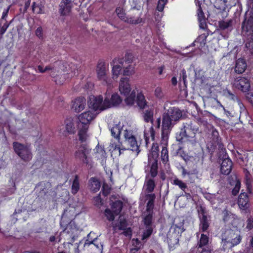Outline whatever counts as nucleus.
Wrapping results in <instances>:
<instances>
[{
  "instance_id": "obj_1",
  "label": "nucleus",
  "mask_w": 253,
  "mask_h": 253,
  "mask_svg": "<svg viewBox=\"0 0 253 253\" xmlns=\"http://www.w3.org/2000/svg\"><path fill=\"white\" fill-rule=\"evenodd\" d=\"M181 117V111L176 107L170 108L163 114L162 125V137L163 139H168L172 128Z\"/></svg>"
},
{
  "instance_id": "obj_2",
  "label": "nucleus",
  "mask_w": 253,
  "mask_h": 253,
  "mask_svg": "<svg viewBox=\"0 0 253 253\" xmlns=\"http://www.w3.org/2000/svg\"><path fill=\"white\" fill-rule=\"evenodd\" d=\"M98 112H92L90 111H88L81 114L79 116V122L78 123V135L79 139L82 142L85 141L87 137V131L88 128V126L92 120H93Z\"/></svg>"
},
{
  "instance_id": "obj_3",
  "label": "nucleus",
  "mask_w": 253,
  "mask_h": 253,
  "mask_svg": "<svg viewBox=\"0 0 253 253\" xmlns=\"http://www.w3.org/2000/svg\"><path fill=\"white\" fill-rule=\"evenodd\" d=\"M241 34L248 41L246 46L248 44L250 46L253 41V12H246L241 24Z\"/></svg>"
},
{
  "instance_id": "obj_4",
  "label": "nucleus",
  "mask_w": 253,
  "mask_h": 253,
  "mask_svg": "<svg viewBox=\"0 0 253 253\" xmlns=\"http://www.w3.org/2000/svg\"><path fill=\"white\" fill-rule=\"evenodd\" d=\"M222 241L224 250L231 249L241 242L240 232L237 229H227L222 235Z\"/></svg>"
},
{
  "instance_id": "obj_5",
  "label": "nucleus",
  "mask_w": 253,
  "mask_h": 253,
  "mask_svg": "<svg viewBox=\"0 0 253 253\" xmlns=\"http://www.w3.org/2000/svg\"><path fill=\"white\" fill-rule=\"evenodd\" d=\"M199 128L193 125L191 121L187 120L183 123L181 131L179 134L177 135V140L179 141H182L184 138H194Z\"/></svg>"
},
{
  "instance_id": "obj_6",
  "label": "nucleus",
  "mask_w": 253,
  "mask_h": 253,
  "mask_svg": "<svg viewBox=\"0 0 253 253\" xmlns=\"http://www.w3.org/2000/svg\"><path fill=\"white\" fill-rule=\"evenodd\" d=\"M38 197L44 199H49L55 196V193L52 188L51 183L42 181L39 183L35 187Z\"/></svg>"
},
{
  "instance_id": "obj_7",
  "label": "nucleus",
  "mask_w": 253,
  "mask_h": 253,
  "mask_svg": "<svg viewBox=\"0 0 253 253\" xmlns=\"http://www.w3.org/2000/svg\"><path fill=\"white\" fill-rule=\"evenodd\" d=\"M12 145L14 152L22 160L29 162L32 159V154L27 146L17 142H14Z\"/></svg>"
},
{
  "instance_id": "obj_8",
  "label": "nucleus",
  "mask_w": 253,
  "mask_h": 253,
  "mask_svg": "<svg viewBox=\"0 0 253 253\" xmlns=\"http://www.w3.org/2000/svg\"><path fill=\"white\" fill-rule=\"evenodd\" d=\"M89 108L93 110L94 112H100L101 111L107 109V107L104 105V100L103 101L102 95H91L88 100Z\"/></svg>"
},
{
  "instance_id": "obj_9",
  "label": "nucleus",
  "mask_w": 253,
  "mask_h": 253,
  "mask_svg": "<svg viewBox=\"0 0 253 253\" xmlns=\"http://www.w3.org/2000/svg\"><path fill=\"white\" fill-rule=\"evenodd\" d=\"M91 149L86 145H81L76 151L75 157L76 159L82 161L84 163L88 165L90 162V154Z\"/></svg>"
},
{
  "instance_id": "obj_10",
  "label": "nucleus",
  "mask_w": 253,
  "mask_h": 253,
  "mask_svg": "<svg viewBox=\"0 0 253 253\" xmlns=\"http://www.w3.org/2000/svg\"><path fill=\"white\" fill-rule=\"evenodd\" d=\"M63 233L66 234L67 238L68 239H70V241L68 243L72 244L76 240L78 233V229L75 222L72 220L70 221L64 230Z\"/></svg>"
},
{
  "instance_id": "obj_11",
  "label": "nucleus",
  "mask_w": 253,
  "mask_h": 253,
  "mask_svg": "<svg viewBox=\"0 0 253 253\" xmlns=\"http://www.w3.org/2000/svg\"><path fill=\"white\" fill-rule=\"evenodd\" d=\"M124 136L125 138V142L129 145V147L127 149H130L132 151H138L137 153H138L139 152L138 151V146L132 131L128 129L125 130Z\"/></svg>"
},
{
  "instance_id": "obj_12",
  "label": "nucleus",
  "mask_w": 253,
  "mask_h": 253,
  "mask_svg": "<svg viewBox=\"0 0 253 253\" xmlns=\"http://www.w3.org/2000/svg\"><path fill=\"white\" fill-rule=\"evenodd\" d=\"M233 85L243 92L248 91L251 87L249 79L245 77L236 78L233 82Z\"/></svg>"
},
{
  "instance_id": "obj_13",
  "label": "nucleus",
  "mask_w": 253,
  "mask_h": 253,
  "mask_svg": "<svg viewBox=\"0 0 253 253\" xmlns=\"http://www.w3.org/2000/svg\"><path fill=\"white\" fill-rule=\"evenodd\" d=\"M96 71L97 78L99 80L103 81L106 84L110 85L111 84L109 81H108L107 76V70L104 62H100L98 63Z\"/></svg>"
},
{
  "instance_id": "obj_14",
  "label": "nucleus",
  "mask_w": 253,
  "mask_h": 253,
  "mask_svg": "<svg viewBox=\"0 0 253 253\" xmlns=\"http://www.w3.org/2000/svg\"><path fill=\"white\" fill-rule=\"evenodd\" d=\"M198 212L200 218V226L202 231L205 232L208 230L209 227L210 219L209 218L210 217H208L206 214L205 209L202 207H201L198 210Z\"/></svg>"
},
{
  "instance_id": "obj_15",
  "label": "nucleus",
  "mask_w": 253,
  "mask_h": 253,
  "mask_svg": "<svg viewBox=\"0 0 253 253\" xmlns=\"http://www.w3.org/2000/svg\"><path fill=\"white\" fill-rule=\"evenodd\" d=\"M122 101L120 96L117 93L113 94L111 99H109L107 96V93H105V98L104 99V105L109 108L114 106H117Z\"/></svg>"
},
{
  "instance_id": "obj_16",
  "label": "nucleus",
  "mask_w": 253,
  "mask_h": 253,
  "mask_svg": "<svg viewBox=\"0 0 253 253\" xmlns=\"http://www.w3.org/2000/svg\"><path fill=\"white\" fill-rule=\"evenodd\" d=\"M141 14L142 13L141 12H133L131 15L127 16L126 23L132 25H137L144 23V20L141 17Z\"/></svg>"
},
{
  "instance_id": "obj_17",
  "label": "nucleus",
  "mask_w": 253,
  "mask_h": 253,
  "mask_svg": "<svg viewBox=\"0 0 253 253\" xmlns=\"http://www.w3.org/2000/svg\"><path fill=\"white\" fill-rule=\"evenodd\" d=\"M73 6L71 0H63L59 5V12L61 15L66 16L69 14Z\"/></svg>"
},
{
  "instance_id": "obj_18",
  "label": "nucleus",
  "mask_w": 253,
  "mask_h": 253,
  "mask_svg": "<svg viewBox=\"0 0 253 253\" xmlns=\"http://www.w3.org/2000/svg\"><path fill=\"white\" fill-rule=\"evenodd\" d=\"M128 82L129 79L127 77L122 78L120 80L119 91L122 94H124L125 96L128 95L131 90Z\"/></svg>"
},
{
  "instance_id": "obj_19",
  "label": "nucleus",
  "mask_w": 253,
  "mask_h": 253,
  "mask_svg": "<svg viewBox=\"0 0 253 253\" xmlns=\"http://www.w3.org/2000/svg\"><path fill=\"white\" fill-rule=\"evenodd\" d=\"M225 155V158H222V161L221 164L220 171L221 172L225 175L229 174L232 169V162L229 158H226ZM224 158V157H223Z\"/></svg>"
},
{
  "instance_id": "obj_20",
  "label": "nucleus",
  "mask_w": 253,
  "mask_h": 253,
  "mask_svg": "<svg viewBox=\"0 0 253 253\" xmlns=\"http://www.w3.org/2000/svg\"><path fill=\"white\" fill-rule=\"evenodd\" d=\"M247 67L246 60L243 58H239L236 61L234 70L236 73L241 74L244 73Z\"/></svg>"
},
{
  "instance_id": "obj_21",
  "label": "nucleus",
  "mask_w": 253,
  "mask_h": 253,
  "mask_svg": "<svg viewBox=\"0 0 253 253\" xmlns=\"http://www.w3.org/2000/svg\"><path fill=\"white\" fill-rule=\"evenodd\" d=\"M86 105V100L83 97L76 98L73 104V108L76 112H80L83 110Z\"/></svg>"
},
{
  "instance_id": "obj_22",
  "label": "nucleus",
  "mask_w": 253,
  "mask_h": 253,
  "mask_svg": "<svg viewBox=\"0 0 253 253\" xmlns=\"http://www.w3.org/2000/svg\"><path fill=\"white\" fill-rule=\"evenodd\" d=\"M156 197L154 193H148L145 195V199L147 201L146 205V211L147 212L153 211Z\"/></svg>"
},
{
  "instance_id": "obj_23",
  "label": "nucleus",
  "mask_w": 253,
  "mask_h": 253,
  "mask_svg": "<svg viewBox=\"0 0 253 253\" xmlns=\"http://www.w3.org/2000/svg\"><path fill=\"white\" fill-rule=\"evenodd\" d=\"M69 183L71 185V192L72 194L75 195L78 193L80 188L79 176L78 175H76L73 179H70Z\"/></svg>"
},
{
  "instance_id": "obj_24",
  "label": "nucleus",
  "mask_w": 253,
  "mask_h": 253,
  "mask_svg": "<svg viewBox=\"0 0 253 253\" xmlns=\"http://www.w3.org/2000/svg\"><path fill=\"white\" fill-rule=\"evenodd\" d=\"M238 205L240 208L247 209L249 207V198L247 193H241L238 198Z\"/></svg>"
},
{
  "instance_id": "obj_25",
  "label": "nucleus",
  "mask_w": 253,
  "mask_h": 253,
  "mask_svg": "<svg viewBox=\"0 0 253 253\" xmlns=\"http://www.w3.org/2000/svg\"><path fill=\"white\" fill-rule=\"evenodd\" d=\"M197 16L199 22L200 28L202 29H205L207 26L206 22V18L200 5H199V8L197 10Z\"/></svg>"
},
{
  "instance_id": "obj_26",
  "label": "nucleus",
  "mask_w": 253,
  "mask_h": 253,
  "mask_svg": "<svg viewBox=\"0 0 253 253\" xmlns=\"http://www.w3.org/2000/svg\"><path fill=\"white\" fill-rule=\"evenodd\" d=\"M122 128L123 126L120 123H119L118 124L115 125L110 129L112 136L119 141L120 139V134Z\"/></svg>"
},
{
  "instance_id": "obj_27",
  "label": "nucleus",
  "mask_w": 253,
  "mask_h": 253,
  "mask_svg": "<svg viewBox=\"0 0 253 253\" xmlns=\"http://www.w3.org/2000/svg\"><path fill=\"white\" fill-rule=\"evenodd\" d=\"M120 65H115L113 66L112 70L113 78L117 79L122 71V67H125L123 59L118 60Z\"/></svg>"
},
{
  "instance_id": "obj_28",
  "label": "nucleus",
  "mask_w": 253,
  "mask_h": 253,
  "mask_svg": "<svg viewBox=\"0 0 253 253\" xmlns=\"http://www.w3.org/2000/svg\"><path fill=\"white\" fill-rule=\"evenodd\" d=\"M179 236L175 234H172L168 232L167 234V242L169 244V247L173 248L175 245H177L179 242Z\"/></svg>"
},
{
  "instance_id": "obj_29",
  "label": "nucleus",
  "mask_w": 253,
  "mask_h": 253,
  "mask_svg": "<svg viewBox=\"0 0 253 253\" xmlns=\"http://www.w3.org/2000/svg\"><path fill=\"white\" fill-rule=\"evenodd\" d=\"M209 237L204 234H202L197 245L198 249L199 250V249H201L204 248L210 247L209 245Z\"/></svg>"
},
{
  "instance_id": "obj_30",
  "label": "nucleus",
  "mask_w": 253,
  "mask_h": 253,
  "mask_svg": "<svg viewBox=\"0 0 253 253\" xmlns=\"http://www.w3.org/2000/svg\"><path fill=\"white\" fill-rule=\"evenodd\" d=\"M156 186L154 180L153 179H146L145 181L144 188L148 193L152 192Z\"/></svg>"
},
{
  "instance_id": "obj_31",
  "label": "nucleus",
  "mask_w": 253,
  "mask_h": 253,
  "mask_svg": "<svg viewBox=\"0 0 253 253\" xmlns=\"http://www.w3.org/2000/svg\"><path fill=\"white\" fill-rule=\"evenodd\" d=\"M233 20L229 19L227 20H222L219 22V27L222 30H231L233 28Z\"/></svg>"
},
{
  "instance_id": "obj_32",
  "label": "nucleus",
  "mask_w": 253,
  "mask_h": 253,
  "mask_svg": "<svg viewBox=\"0 0 253 253\" xmlns=\"http://www.w3.org/2000/svg\"><path fill=\"white\" fill-rule=\"evenodd\" d=\"M209 129L211 131V135L213 144L214 145H215L216 144H220V141L219 138L218 132L211 125H210Z\"/></svg>"
},
{
  "instance_id": "obj_33",
  "label": "nucleus",
  "mask_w": 253,
  "mask_h": 253,
  "mask_svg": "<svg viewBox=\"0 0 253 253\" xmlns=\"http://www.w3.org/2000/svg\"><path fill=\"white\" fill-rule=\"evenodd\" d=\"M100 182L95 178H91L89 180V189L91 191L95 192L98 191L100 188Z\"/></svg>"
},
{
  "instance_id": "obj_34",
  "label": "nucleus",
  "mask_w": 253,
  "mask_h": 253,
  "mask_svg": "<svg viewBox=\"0 0 253 253\" xmlns=\"http://www.w3.org/2000/svg\"><path fill=\"white\" fill-rule=\"evenodd\" d=\"M153 110L152 109L148 108L144 112L143 119L146 122H150L152 125H153Z\"/></svg>"
},
{
  "instance_id": "obj_35",
  "label": "nucleus",
  "mask_w": 253,
  "mask_h": 253,
  "mask_svg": "<svg viewBox=\"0 0 253 253\" xmlns=\"http://www.w3.org/2000/svg\"><path fill=\"white\" fill-rule=\"evenodd\" d=\"M65 124L66 130L67 132L69 133H74L75 132V127L72 118L67 119Z\"/></svg>"
},
{
  "instance_id": "obj_36",
  "label": "nucleus",
  "mask_w": 253,
  "mask_h": 253,
  "mask_svg": "<svg viewBox=\"0 0 253 253\" xmlns=\"http://www.w3.org/2000/svg\"><path fill=\"white\" fill-rule=\"evenodd\" d=\"M207 36L205 34H202L199 36L195 41L191 44V46H193L196 45V43H199L200 45L199 48H202L206 43Z\"/></svg>"
},
{
  "instance_id": "obj_37",
  "label": "nucleus",
  "mask_w": 253,
  "mask_h": 253,
  "mask_svg": "<svg viewBox=\"0 0 253 253\" xmlns=\"http://www.w3.org/2000/svg\"><path fill=\"white\" fill-rule=\"evenodd\" d=\"M123 202L120 200L116 201L111 204V209L116 214H119L123 208Z\"/></svg>"
},
{
  "instance_id": "obj_38",
  "label": "nucleus",
  "mask_w": 253,
  "mask_h": 253,
  "mask_svg": "<svg viewBox=\"0 0 253 253\" xmlns=\"http://www.w3.org/2000/svg\"><path fill=\"white\" fill-rule=\"evenodd\" d=\"M172 225L181 234L184 231L183 227V220L181 221L179 218L175 219Z\"/></svg>"
},
{
  "instance_id": "obj_39",
  "label": "nucleus",
  "mask_w": 253,
  "mask_h": 253,
  "mask_svg": "<svg viewBox=\"0 0 253 253\" xmlns=\"http://www.w3.org/2000/svg\"><path fill=\"white\" fill-rule=\"evenodd\" d=\"M136 102L138 106L141 109L145 108L147 105L146 101L144 96L141 93H138L137 95Z\"/></svg>"
},
{
  "instance_id": "obj_40",
  "label": "nucleus",
  "mask_w": 253,
  "mask_h": 253,
  "mask_svg": "<svg viewBox=\"0 0 253 253\" xmlns=\"http://www.w3.org/2000/svg\"><path fill=\"white\" fill-rule=\"evenodd\" d=\"M104 214L107 219L110 221H113L115 219V216L119 214H116L114 211H113L109 209H106L104 211Z\"/></svg>"
},
{
  "instance_id": "obj_41",
  "label": "nucleus",
  "mask_w": 253,
  "mask_h": 253,
  "mask_svg": "<svg viewBox=\"0 0 253 253\" xmlns=\"http://www.w3.org/2000/svg\"><path fill=\"white\" fill-rule=\"evenodd\" d=\"M115 12L118 16V17L121 20L126 22L127 16H126V13L125 10L120 7H117Z\"/></svg>"
},
{
  "instance_id": "obj_42",
  "label": "nucleus",
  "mask_w": 253,
  "mask_h": 253,
  "mask_svg": "<svg viewBox=\"0 0 253 253\" xmlns=\"http://www.w3.org/2000/svg\"><path fill=\"white\" fill-rule=\"evenodd\" d=\"M94 234V233L91 232L87 235V239H86L84 244V247L88 246L90 244H93L94 246H95L97 248H99V247L97 245H96L94 243L95 241L97 239V238L94 237L93 239H89V237Z\"/></svg>"
},
{
  "instance_id": "obj_43",
  "label": "nucleus",
  "mask_w": 253,
  "mask_h": 253,
  "mask_svg": "<svg viewBox=\"0 0 253 253\" xmlns=\"http://www.w3.org/2000/svg\"><path fill=\"white\" fill-rule=\"evenodd\" d=\"M125 69L123 71V75L129 76L134 74V67L132 65H128L126 67H124Z\"/></svg>"
},
{
  "instance_id": "obj_44",
  "label": "nucleus",
  "mask_w": 253,
  "mask_h": 253,
  "mask_svg": "<svg viewBox=\"0 0 253 253\" xmlns=\"http://www.w3.org/2000/svg\"><path fill=\"white\" fill-rule=\"evenodd\" d=\"M135 98V92L133 90L130 95L125 99V102L128 105H132L134 104Z\"/></svg>"
},
{
  "instance_id": "obj_45",
  "label": "nucleus",
  "mask_w": 253,
  "mask_h": 253,
  "mask_svg": "<svg viewBox=\"0 0 253 253\" xmlns=\"http://www.w3.org/2000/svg\"><path fill=\"white\" fill-rule=\"evenodd\" d=\"M173 184L178 186L183 191H184V190L187 188L186 183L177 178L173 180Z\"/></svg>"
},
{
  "instance_id": "obj_46",
  "label": "nucleus",
  "mask_w": 253,
  "mask_h": 253,
  "mask_svg": "<svg viewBox=\"0 0 253 253\" xmlns=\"http://www.w3.org/2000/svg\"><path fill=\"white\" fill-rule=\"evenodd\" d=\"M148 212V214L146 215L144 218V224L147 227L149 226L151 224L153 211Z\"/></svg>"
},
{
  "instance_id": "obj_47",
  "label": "nucleus",
  "mask_w": 253,
  "mask_h": 253,
  "mask_svg": "<svg viewBox=\"0 0 253 253\" xmlns=\"http://www.w3.org/2000/svg\"><path fill=\"white\" fill-rule=\"evenodd\" d=\"M33 11L37 14L43 13V7L41 5H39L34 2L32 5Z\"/></svg>"
},
{
  "instance_id": "obj_48",
  "label": "nucleus",
  "mask_w": 253,
  "mask_h": 253,
  "mask_svg": "<svg viewBox=\"0 0 253 253\" xmlns=\"http://www.w3.org/2000/svg\"><path fill=\"white\" fill-rule=\"evenodd\" d=\"M161 157L162 161L164 162H166L168 161L169 159V155H168V151L166 147H163L161 151Z\"/></svg>"
},
{
  "instance_id": "obj_49",
  "label": "nucleus",
  "mask_w": 253,
  "mask_h": 253,
  "mask_svg": "<svg viewBox=\"0 0 253 253\" xmlns=\"http://www.w3.org/2000/svg\"><path fill=\"white\" fill-rule=\"evenodd\" d=\"M127 222L125 219L120 218L119 223L118 225V229L120 230H125L127 228Z\"/></svg>"
},
{
  "instance_id": "obj_50",
  "label": "nucleus",
  "mask_w": 253,
  "mask_h": 253,
  "mask_svg": "<svg viewBox=\"0 0 253 253\" xmlns=\"http://www.w3.org/2000/svg\"><path fill=\"white\" fill-rule=\"evenodd\" d=\"M177 155L182 158L185 161L189 160V156L181 148L178 149L177 152Z\"/></svg>"
},
{
  "instance_id": "obj_51",
  "label": "nucleus",
  "mask_w": 253,
  "mask_h": 253,
  "mask_svg": "<svg viewBox=\"0 0 253 253\" xmlns=\"http://www.w3.org/2000/svg\"><path fill=\"white\" fill-rule=\"evenodd\" d=\"M110 150H112L113 151L118 150L119 153V155L121 154L122 150H126V148H123V147L121 148V147L119 145H116V144H111L110 145Z\"/></svg>"
},
{
  "instance_id": "obj_52",
  "label": "nucleus",
  "mask_w": 253,
  "mask_h": 253,
  "mask_svg": "<svg viewBox=\"0 0 253 253\" xmlns=\"http://www.w3.org/2000/svg\"><path fill=\"white\" fill-rule=\"evenodd\" d=\"M225 94L227 97L233 101H237V99H239L238 97L234 93H233L230 90H227L225 91Z\"/></svg>"
},
{
  "instance_id": "obj_53",
  "label": "nucleus",
  "mask_w": 253,
  "mask_h": 253,
  "mask_svg": "<svg viewBox=\"0 0 253 253\" xmlns=\"http://www.w3.org/2000/svg\"><path fill=\"white\" fill-rule=\"evenodd\" d=\"M150 174L152 177H155L157 175V165L154 163L151 166Z\"/></svg>"
},
{
  "instance_id": "obj_54",
  "label": "nucleus",
  "mask_w": 253,
  "mask_h": 253,
  "mask_svg": "<svg viewBox=\"0 0 253 253\" xmlns=\"http://www.w3.org/2000/svg\"><path fill=\"white\" fill-rule=\"evenodd\" d=\"M167 1L168 0H159L157 5V9L159 11H163Z\"/></svg>"
},
{
  "instance_id": "obj_55",
  "label": "nucleus",
  "mask_w": 253,
  "mask_h": 253,
  "mask_svg": "<svg viewBox=\"0 0 253 253\" xmlns=\"http://www.w3.org/2000/svg\"><path fill=\"white\" fill-rule=\"evenodd\" d=\"M155 95L156 97L161 99L164 97V93L162 89L160 87H157L155 90Z\"/></svg>"
},
{
  "instance_id": "obj_56",
  "label": "nucleus",
  "mask_w": 253,
  "mask_h": 253,
  "mask_svg": "<svg viewBox=\"0 0 253 253\" xmlns=\"http://www.w3.org/2000/svg\"><path fill=\"white\" fill-rule=\"evenodd\" d=\"M241 186V183L239 181H237L236 185L232 190V194L236 195L239 192Z\"/></svg>"
},
{
  "instance_id": "obj_57",
  "label": "nucleus",
  "mask_w": 253,
  "mask_h": 253,
  "mask_svg": "<svg viewBox=\"0 0 253 253\" xmlns=\"http://www.w3.org/2000/svg\"><path fill=\"white\" fill-rule=\"evenodd\" d=\"M246 228L251 230L253 228V218L251 216L249 217L247 220Z\"/></svg>"
},
{
  "instance_id": "obj_58",
  "label": "nucleus",
  "mask_w": 253,
  "mask_h": 253,
  "mask_svg": "<svg viewBox=\"0 0 253 253\" xmlns=\"http://www.w3.org/2000/svg\"><path fill=\"white\" fill-rule=\"evenodd\" d=\"M198 123L201 125H203L204 126H207L209 128L210 127V125H209L207 121L203 118H198L197 119Z\"/></svg>"
},
{
  "instance_id": "obj_59",
  "label": "nucleus",
  "mask_w": 253,
  "mask_h": 253,
  "mask_svg": "<svg viewBox=\"0 0 253 253\" xmlns=\"http://www.w3.org/2000/svg\"><path fill=\"white\" fill-rule=\"evenodd\" d=\"M94 204L98 207H99L100 206H101L102 205V200L100 197V195H98L97 196H96V197L94 198Z\"/></svg>"
},
{
  "instance_id": "obj_60",
  "label": "nucleus",
  "mask_w": 253,
  "mask_h": 253,
  "mask_svg": "<svg viewBox=\"0 0 253 253\" xmlns=\"http://www.w3.org/2000/svg\"><path fill=\"white\" fill-rule=\"evenodd\" d=\"M102 194L105 196H106L108 195L110 191V188L108 187L107 185L103 184L102 186Z\"/></svg>"
},
{
  "instance_id": "obj_61",
  "label": "nucleus",
  "mask_w": 253,
  "mask_h": 253,
  "mask_svg": "<svg viewBox=\"0 0 253 253\" xmlns=\"http://www.w3.org/2000/svg\"><path fill=\"white\" fill-rule=\"evenodd\" d=\"M152 229L150 227H148L146 230L144 231L143 235V239L147 238L151 235Z\"/></svg>"
},
{
  "instance_id": "obj_62",
  "label": "nucleus",
  "mask_w": 253,
  "mask_h": 253,
  "mask_svg": "<svg viewBox=\"0 0 253 253\" xmlns=\"http://www.w3.org/2000/svg\"><path fill=\"white\" fill-rule=\"evenodd\" d=\"M210 199L211 203L213 204H216L215 201H217L218 204H220L223 202L222 199L219 198L218 197H216V196L214 195H212Z\"/></svg>"
},
{
  "instance_id": "obj_63",
  "label": "nucleus",
  "mask_w": 253,
  "mask_h": 253,
  "mask_svg": "<svg viewBox=\"0 0 253 253\" xmlns=\"http://www.w3.org/2000/svg\"><path fill=\"white\" fill-rule=\"evenodd\" d=\"M180 77L182 79V81L184 84V86L186 87V78H187V74L186 72L184 69H183L181 71V73L180 74Z\"/></svg>"
},
{
  "instance_id": "obj_64",
  "label": "nucleus",
  "mask_w": 253,
  "mask_h": 253,
  "mask_svg": "<svg viewBox=\"0 0 253 253\" xmlns=\"http://www.w3.org/2000/svg\"><path fill=\"white\" fill-rule=\"evenodd\" d=\"M68 213L69 212L67 210H66L64 211L61 217V224L68 221V220H66V218L68 215Z\"/></svg>"
}]
</instances>
